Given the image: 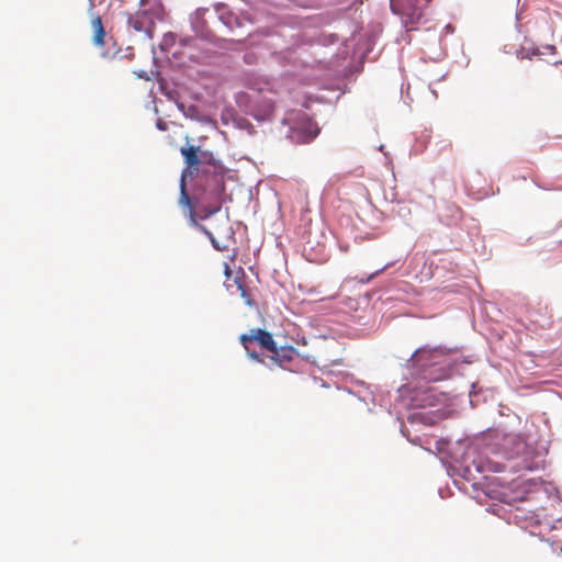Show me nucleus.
Instances as JSON below:
<instances>
[{"mask_svg":"<svg viewBox=\"0 0 562 562\" xmlns=\"http://www.w3.org/2000/svg\"><path fill=\"white\" fill-rule=\"evenodd\" d=\"M271 355L269 359L277 366L283 367L284 364L293 360L295 350L293 347H277L274 342V349L268 350Z\"/></svg>","mask_w":562,"mask_h":562,"instance_id":"obj_7","label":"nucleus"},{"mask_svg":"<svg viewBox=\"0 0 562 562\" xmlns=\"http://www.w3.org/2000/svg\"><path fill=\"white\" fill-rule=\"evenodd\" d=\"M427 378L438 380L441 378V374H436L435 372H431L430 374L427 375Z\"/></svg>","mask_w":562,"mask_h":562,"instance_id":"obj_18","label":"nucleus"},{"mask_svg":"<svg viewBox=\"0 0 562 562\" xmlns=\"http://www.w3.org/2000/svg\"><path fill=\"white\" fill-rule=\"evenodd\" d=\"M544 54H546V52H541L539 48H537V49H535V50L532 52V55H535V56H538V55H544Z\"/></svg>","mask_w":562,"mask_h":562,"instance_id":"obj_19","label":"nucleus"},{"mask_svg":"<svg viewBox=\"0 0 562 562\" xmlns=\"http://www.w3.org/2000/svg\"><path fill=\"white\" fill-rule=\"evenodd\" d=\"M430 0H390L392 12L401 18L407 26L419 21L423 16L424 5Z\"/></svg>","mask_w":562,"mask_h":562,"instance_id":"obj_4","label":"nucleus"},{"mask_svg":"<svg viewBox=\"0 0 562 562\" xmlns=\"http://www.w3.org/2000/svg\"><path fill=\"white\" fill-rule=\"evenodd\" d=\"M222 190L223 189L218 188L214 193H212V201L209 205H206L203 209L204 215L202 216V218H206L221 210L222 203L220 198Z\"/></svg>","mask_w":562,"mask_h":562,"instance_id":"obj_12","label":"nucleus"},{"mask_svg":"<svg viewBox=\"0 0 562 562\" xmlns=\"http://www.w3.org/2000/svg\"><path fill=\"white\" fill-rule=\"evenodd\" d=\"M383 148H384V146H383V145H380L379 150H381V151H382V150H383Z\"/></svg>","mask_w":562,"mask_h":562,"instance_id":"obj_23","label":"nucleus"},{"mask_svg":"<svg viewBox=\"0 0 562 562\" xmlns=\"http://www.w3.org/2000/svg\"><path fill=\"white\" fill-rule=\"evenodd\" d=\"M221 19L227 25V27L231 29L232 31L235 29L243 27L246 23H249V24L252 23V19L249 14L239 16V15L234 14L233 12H227V13H223L221 15Z\"/></svg>","mask_w":562,"mask_h":562,"instance_id":"obj_8","label":"nucleus"},{"mask_svg":"<svg viewBox=\"0 0 562 562\" xmlns=\"http://www.w3.org/2000/svg\"><path fill=\"white\" fill-rule=\"evenodd\" d=\"M284 123L290 125L289 137L296 144L312 142L319 132L316 123L303 111L289 113L284 119Z\"/></svg>","mask_w":562,"mask_h":562,"instance_id":"obj_2","label":"nucleus"},{"mask_svg":"<svg viewBox=\"0 0 562 562\" xmlns=\"http://www.w3.org/2000/svg\"><path fill=\"white\" fill-rule=\"evenodd\" d=\"M543 49L550 52V54H555V47L553 45H547Z\"/></svg>","mask_w":562,"mask_h":562,"instance_id":"obj_17","label":"nucleus"},{"mask_svg":"<svg viewBox=\"0 0 562 562\" xmlns=\"http://www.w3.org/2000/svg\"><path fill=\"white\" fill-rule=\"evenodd\" d=\"M524 468L527 470H532V467L530 464H526V465H524Z\"/></svg>","mask_w":562,"mask_h":562,"instance_id":"obj_21","label":"nucleus"},{"mask_svg":"<svg viewBox=\"0 0 562 562\" xmlns=\"http://www.w3.org/2000/svg\"><path fill=\"white\" fill-rule=\"evenodd\" d=\"M200 228L209 236V238H210L212 245L214 246V248H216L218 250L227 249V245L220 244V241L213 236V234L211 232H209L205 227L200 226Z\"/></svg>","mask_w":562,"mask_h":562,"instance_id":"obj_13","label":"nucleus"},{"mask_svg":"<svg viewBox=\"0 0 562 562\" xmlns=\"http://www.w3.org/2000/svg\"><path fill=\"white\" fill-rule=\"evenodd\" d=\"M225 273H226L227 276H229V273H231L228 265H225Z\"/></svg>","mask_w":562,"mask_h":562,"instance_id":"obj_20","label":"nucleus"},{"mask_svg":"<svg viewBox=\"0 0 562 562\" xmlns=\"http://www.w3.org/2000/svg\"><path fill=\"white\" fill-rule=\"evenodd\" d=\"M525 448H526V443H525L524 441H520V440H519V441L516 443V450H517V452H520V451H521V450H524Z\"/></svg>","mask_w":562,"mask_h":562,"instance_id":"obj_16","label":"nucleus"},{"mask_svg":"<svg viewBox=\"0 0 562 562\" xmlns=\"http://www.w3.org/2000/svg\"><path fill=\"white\" fill-rule=\"evenodd\" d=\"M157 127L161 131H166L167 130V123L165 121H162L161 119H159L157 121Z\"/></svg>","mask_w":562,"mask_h":562,"instance_id":"obj_15","label":"nucleus"},{"mask_svg":"<svg viewBox=\"0 0 562 562\" xmlns=\"http://www.w3.org/2000/svg\"><path fill=\"white\" fill-rule=\"evenodd\" d=\"M239 341L248 357L258 362H265V358L254 349V344H257L261 350L268 351L274 349V339L272 334L261 328H251L248 333L241 334L239 336Z\"/></svg>","mask_w":562,"mask_h":562,"instance_id":"obj_3","label":"nucleus"},{"mask_svg":"<svg viewBox=\"0 0 562 562\" xmlns=\"http://www.w3.org/2000/svg\"><path fill=\"white\" fill-rule=\"evenodd\" d=\"M180 153L189 167H198L201 161L211 162L212 154L200 151L199 147H181Z\"/></svg>","mask_w":562,"mask_h":562,"instance_id":"obj_6","label":"nucleus"},{"mask_svg":"<svg viewBox=\"0 0 562 562\" xmlns=\"http://www.w3.org/2000/svg\"><path fill=\"white\" fill-rule=\"evenodd\" d=\"M560 553H562V548L560 549Z\"/></svg>","mask_w":562,"mask_h":562,"instance_id":"obj_24","label":"nucleus"},{"mask_svg":"<svg viewBox=\"0 0 562 562\" xmlns=\"http://www.w3.org/2000/svg\"><path fill=\"white\" fill-rule=\"evenodd\" d=\"M554 65H562V61H553Z\"/></svg>","mask_w":562,"mask_h":562,"instance_id":"obj_22","label":"nucleus"},{"mask_svg":"<svg viewBox=\"0 0 562 562\" xmlns=\"http://www.w3.org/2000/svg\"><path fill=\"white\" fill-rule=\"evenodd\" d=\"M139 10L128 16L127 23L135 32H143L149 38L154 36L157 21L164 19L161 0H139Z\"/></svg>","mask_w":562,"mask_h":562,"instance_id":"obj_1","label":"nucleus"},{"mask_svg":"<svg viewBox=\"0 0 562 562\" xmlns=\"http://www.w3.org/2000/svg\"><path fill=\"white\" fill-rule=\"evenodd\" d=\"M179 203H180L181 206L188 207L190 220H191L192 224L196 225L195 210H194V205L192 203V200L190 199V196H189V194L187 192L184 176L181 177Z\"/></svg>","mask_w":562,"mask_h":562,"instance_id":"obj_11","label":"nucleus"},{"mask_svg":"<svg viewBox=\"0 0 562 562\" xmlns=\"http://www.w3.org/2000/svg\"><path fill=\"white\" fill-rule=\"evenodd\" d=\"M442 353L441 350H419L414 358V361L420 363L422 366L427 364L426 362L429 360L432 364L441 363Z\"/></svg>","mask_w":562,"mask_h":562,"instance_id":"obj_10","label":"nucleus"},{"mask_svg":"<svg viewBox=\"0 0 562 562\" xmlns=\"http://www.w3.org/2000/svg\"><path fill=\"white\" fill-rule=\"evenodd\" d=\"M238 289L240 290L241 296L245 299L246 303L248 305H251V300L248 297L245 286L243 284H238Z\"/></svg>","mask_w":562,"mask_h":562,"instance_id":"obj_14","label":"nucleus"},{"mask_svg":"<svg viewBox=\"0 0 562 562\" xmlns=\"http://www.w3.org/2000/svg\"><path fill=\"white\" fill-rule=\"evenodd\" d=\"M91 27H92V42L95 46L102 47L104 45L105 40V30L102 23L100 15L92 16L91 19Z\"/></svg>","mask_w":562,"mask_h":562,"instance_id":"obj_9","label":"nucleus"},{"mask_svg":"<svg viewBox=\"0 0 562 562\" xmlns=\"http://www.w3.org/2000/svg\"><path fill=\"white\" fill-rule=\"evenodd\" d=\"M528 324L526 327L530 330L547 329L552 324V314L548 306H537L528 311Z\"/></svg>","mask_w":562,"mask_h":562,"instance_id":"obj_5","label":"nucleus"}]
</instances>
